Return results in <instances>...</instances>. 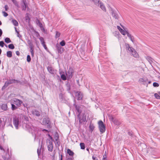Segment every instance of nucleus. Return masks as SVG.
<instances>
[{
	"label": "nucleus",
	"mask_w": 160,
	"mask_h": 160,
	"mask_svg": "<svg viewBox=\"0 0 160 160\" xmlns=\"http://www.w3.org/2000/svg\"><path fill=\"white\" fill-rule=\"evenodd\" d=\"M146 59H147V60H148V62H149L151 63L152 62H153V59L150 57L149 56H147L146 57Z\"/></svg>",
	"instance_id": "72a5a7b5"
},
{
	"label": "nucleus",
	"mask_w": 160,
	"mask_h": 160,
	"mask_svg": "<svg viewBox=\"0 0 160 160\" xmlns=\"http://www.w3.org/2000/svg\"><path fill=\"white\" fill-rule=\"evenodd\" d=\"M73 72V69L71 68H70L67 72H66V74L68 78V80L69 79H71L72 78V73Z\"/></svg>",
	"instance_id": "423d86ee"
},
{
	"label": "nucleus",
	"mask_w": 160,
	"mask_h": 160,
	"mask_svg": "<svg viewBox=\"0 0 160 160\" xmlns=\"http://www.w3.org/2000/svg\"><path fill=\"white\" fill-rule=\"evenodd\" d=\"M8 81L9 82L10 84L12 83H18L20 82L19 81L13 79L8 80Z\"/></svg>",
	"instance_id": "412c9836"
},
{
	"label": "nucleus",
	"mask_w": 160,
	"mask_h": 160,
	"mask_svg": "<svg viewBox=\"0 0 160 160\" xmlns=\"http://www.w3.org/2000/svg\"><path fill=\"white\" fill-rule=\"evenodd\" d=\"M139 81L141 82H143V84L145 85L146 83L148 81V79L147 78H142L140 79Z\"/></svg>",
	"instance_id": "f3484780"
},
{
	"label": "nucleus",
	"mask_w": 160,
	"mask_h": 160,
	"mask_svg": "<svg viewBox=\"0 0 160 160\" xmlns=\"http://www.w3.org/2000/svg\"><path fill=\"white\" fill-rule=\"evenodd\" d=\"M48 136H49V138H50L51 140V141L52 142V141H54V140H53V138H52V137L49 134L48 135Z\"/></svg>",
	"instance_id": "680f3d73"
},
{
	"label": "nucleus",
	"mask_w": 160,
	"mask_h": 160,
	"mask_svg": "<svg viewBox=\"0 0 160 160\" xmlns=\"http://www.w3.org/2000/svg\"><path fill=\"white\" fill-rule=\"evenodd\" d=\"M95 127L93 124L91 123L89 125V130L92 132L94 129Z\"/></svg>",
	"instance_id": "393cba45"
},
{
	"label": "nucleus",
	"mask_w": 160,
	"mask_h": 160,
	"mask_svg": "<svg viewBox=\"0 0 160 160\" xmlns=\"http://www.w3.org/2000/svg\"><path fill=\"white\" fill-rule=\"evenodd\" d=\"M60 33L58 31H56V35H55V38H59L60 36Z\"/></svg>",
	"instance_id": "c03bdc74"
},
{
	"label": "nucleus",
	"mask_w": 160,
	"mask_h": 160,
	"mask_svg": "<svg viewBox=\"0 0 160 160\" xmlns=\"http://www.w3.org/2000/svg\"><path fill=\"white\" fill-rule=\"evenodd\" d=\"M66 44L65 41L63 40L60 42V45L61 46H63L65 45Z\"/></svg>",
	"instance_id": "79ce46f5"
},
{
	"label": "nucleus",
	"mask_w": 160,
	"mask_h": 160,
	"mask_svg": "<svg viewBox=\"0 0 160 160\" xmlns=\"http://www.w3.org/2000/svg\"><path fill=\"white\" fill-rule=\"evenodd\" d=\"M27 60L28 62H29L31 61V58L30 55H28L27 56Z\"/></svg>",
	"instance_id": "37998d69"
},
{
	"label": "nucleus",
	"mask_w": 160,
	"mask_h": 160,
	"mask_svg": "<svg viewBox=\"0 0 160 160\" xmlns=\"http://www.w3.org/2000/svg\"><path fill=\"white\" fill-rule=\"evenodd\" d=\"M17 36L19 38H20L22 37V36L20 34L19 32L17 33Z\"/></svg>",
	"instance_id": "13d9d810"
},
{
	"label": "nucleus",
	"mask_w": 160,
	"mask_h": 160,
	"mask_svg": "<svg viewBox=\"0 0 160 160\" xmlns=\"http://www.w3.org/2000/svg\"><path fill=\"white\" fill-rule=\"evenodd\" d=\"M99 6H100V8L102 10L105 11H106V8L102 2H100Z\"/></svg>",
	"instance_id": "bb28decb"
},
{
	"label": "nucleus",
	"mask_w": 160,
	"mask_h": 160,
	"mask_svg": "<svg viewBox=\"0 0 160 160\" xmlns=\"http://www.w3.org/2000/svg\"><path fill=\"white\" fill-rule=\"evenodd\" d=\"M41 148H42V146H41L40 147L38 148L37 149V152L38 155V156L40 155L41 154Z\"/></svg>",
	"instance_id": "58836bf2"
},
{
	"label": "nucleus",
	"mask_w": 160,
	"mask_h": 160,
	"mask_svg": "<svg viewBox=\"0 0 160 160\" xmlns=\"http://www.w3.org/2000/svg\"><path fill=\"white\" fill-rule=\"evenodd\" d=\"M11 109L12 111H14L18 108V106H16L14 104L11 103Z\"/></svg>",
	"instance_id": "a878e982"
},
{
	"label": "nucleus",
	"mask_w": 160,
	"mask_h": 160,
	"mask_svg": "<svg viewBox=\"0 0 160 160\" xmlns=\"http://www.w3.org/2000/svg\"><path fill=\"white\" fill-rule=\"evenodd\" d=\"M4 8L5 9V10L6 11H7L8 8V6L7 5H5L4 6Z\"/></svg>",
	"instance_id": "bf43d9fd"
},
{
	"label": "nucleus",
	"mask_w": 160,
	"mask_h": 160,
	"mask_svg": "<svg viewBox=\"0 0 160 160\" xmlns=\"http://www.w3.org/2000/svg\"><path fill=\"white\" fill-rule=\"evenodd\" d=\"M12 103L14 104V105L18 106L20 107L22 103V101L18 98H14L12 100Z\"/></svg>",
	"instance_id": "0eeeda50"
},
{
	"label": "nucleus",
	"mask_w": 160,
	"mask_h": 160,
	"mask_svg": "<svg viewBox=\"0 0 160 160\" xmlns=\"http://www.w3.org/2000/svg\"><path fill=\"white\" fill-rule=\"evenodd\" d=\"M1 108L4 111H6L8 110L7 104L6 103L2 104L1 105Z\"/></svg>",
	"instance_id": "aec40b11"
},
{
	"label": "nucleus",
	"mask_w": 160,
	"mask_h": 160,
	"mask_svg": "<svg viewBox=\"0 0 160 160\" xmlns=\"http://www.w3.org/2000/svg\"><path fill=\"white\" fill-rule=\"evenodd\" d=\"M103 159H104V160L107 159V156L106 152H105V154L103 155Z\"/></svg>",
	"instance_id": "09e8293b"
},
{
	"label": "nucleus",
	"mask_w": 160,
	"mask_h": 160,
	"mask_svg": "<svg viewBox=\"0 0 160 160\" xmlns=\"http://www.w3.org/2000/svg\"><path fill=\"white\" fill-rule=\"evenodd\" d=\"M10 84H9V82L8 80L5 82L4 86H3L2 87V90H3L7 88V87Z\"/></svg>",
	"instance_id": "5701e85b"
},
{
	"label": "nucleus",
	"mask_w": 160,
	"mask_h": 160,
	"mask_svg": "<svg viewBox=\"0 0 160 160\" xmlns=\"http://www.w3.org/2000/svg\"><path fill=\"white\" fill-rule=\"evenodd\" d=\"M2 33L3 32L2 30L0 28V37L2 36Z\"/></svg>",
	"instance_id": "e2e57ef3"
},
{
	"label": "nucleus",
	"mask_w": 160,
	"mask_h": 160,
	"mask_svg": "<svg viewBox=\"0 0 160 160\" xmlns=\"http://www.w3.org/2000/svg\"><path fill=\"white\" fill-rule=\"evenodd\" d=\"M39 39L41 42V44L44 43V42H45L44 40V39L43 38L41 37L39 38Z\"/></svg>",
	"instance_id": "de8ad7c7"
},
{
	"label": "nucleus",
	"mask_w": 160,
	"mask_h": 160,
	"mask_svg": "<svg viewBox=\"0 0 160 160\" xmlns=\"http://www.w3.org/2000/svg\"><path fill=\"white\" fill-rule=\"evenodd\" d=\"M66 82V87L67 90L68 92H69L71 90V84L68 82Z\"/></svg>",
	"instance_id": "b1692460"
},
{
	"label": "nucleus",
	"mask_w": 160,
	"mask_h": 160,
	"mask_svg": "<svg viewBox=\"0 0 160 160\" xmlns=\"http://www.w3.org/2000/svg\"><path fill=\"white\" fill-rule=\"evenodd\" d=\"M67 153L69 155L71 156H73L74 154V152L69 149H67Z\"/></svg>",
	"instance_id": "7c9ffc66"
},
{
	"label": "nucleus",
	"mask_w": 160,
	"mask_h": 160,
	"mask_svg": "<svg viewBox=\"0 0 160 160\" xmlns=\"http://www.w3.org/2000/svg\"><path fill=\"white\" fill-rule=\"evenodd\" d=\"M117 28L120 32L121 33L124 35H125L128 32L127 31H124L123 29H122L119 26H117Z\"/></svg>",
	"instance_id": "4468645a"
},
{
	"label": "nucleus",
	"mask_w": 160,
	"mask_h": 160,
	"mask_svg": "<svg viewBox=\"0 0 160 160\" xmlns=\"http://www.w3.org/2000/svg\"><path fill=\"white\" fill-rule=\"evenodd\" d=\"M43 123L45 125H50V121L48 118H44L43 119Z\"/></svg>",
	"instance_id": "2eb2a0df"
},
{
	"label": "nucleus",
	"mask_w": 160,
	"mask_h": 160,
	"mask_svg": "<svg viewBox=\"0 0 160 160\" xmlns=\"http://www.w3.org/2000/svg\"><path fill=\"white\" fill-rule=\"evenodd\" d=\"M132 53V55L134 57L138 58L139 56L138 53L137 51L133 48V50H132L130 52Z\"/></svg>",
	"instance_id": "f8f14e48"
},
{
	"label": "nucleus",
	"mask_w": 160,
	"mask_h": 160,
	"mask_svg": "<svg viewBox=\"0 0 160 160\" xmlns=\"http://www.w3.org/2000/svg\"><path fill=\"white\" fill-rule=\"evenodd\" d=\"M56 48L57 51H58V53L61 54L62 53L64 50V49L63 48L61 47L60 45L58 43L56 44Z\"/></svg>",
	"instance_id": "1a4fd4ad"
},
{
	"label": "nucleus",
	"mask_w": 160,
	"mask_h": 160,
	"mask_svg": "<svg viewBox=\"0 0 160 160\" xmlns=\"http://www.w3.org/2000/svg\"><path fill=\"white\" fill-rule=\"evenodd\" d=\"M86 112L84 111V112L80 115L79 117H78L79 120V125H82L83 122H86Z\"/></svg>",
	"instance_id": "f257e3e1"
},
{
	"label": "nucleus",
	"mask_w": 160,
	"mask_h": 160,
	"mask_svg": "<svg viewBox=\"0 0 160 160\" xmlns=\"http://www.w3.org/2000/svg\"><path fill=\"white\" fill-rule=\"evenodd\" d=\"M4 42L3 41H0V46L2 47H4Z\"/></svg>",
	"instance_id": "8fccbe9b"
},
{
	"label": "nucleus",
	"mask_w": 160,
	"mask_h": 160,
	"mask_svg": "<svg viewBox=\"0 0 160 160\" xmlns=\"http://www.w3.org/2000/svg\"><path fill=\"white\" fill-rule=\"evenodd\" d=\"M42 45L43 46V47L44 48L47 50L48 49V48L46 46V45H45V42H44V43H42Z\"/></svg>",
	"instance_id": "3c124183"
},
{
	"label": "nucleus",
	"mask_w": 160,
	"mask_h": 160,
	"mask_svg": "<svg viewBox=\"0 0 160 160\" xmlns=\"http://www.w3.org/2000/svg\"><path fill=\"white\" fill-rule=\"evenodd\" d=\"M112 121L114 122L115 123H116V122H117V120H114V118H112Z\"/></svg>",
	"instance_id": "774afa93"
},
{
	"label": "nucleus",
	"mask_w": 160,
	"mask_h": 160,
	"mask_svg": "<svg viewBox=\"0 0 160 160\" xmlns=\"http://www.w3.org/2000/svg\"><path fill=\"white\" fill-rule=\"evenodd\" d=\"M75 93L76 94V97H77V100H80L82 99L83 96L82 93L81 92L77 91Z\"/></svg>",
	"instance_id": "9d476101"
},
{
	"label": "nucleus",
	"mask_w": 160,
	"mask_h": 160,
	"mask_svg": "<svg viewBox=\"0 0 160 160\" xmlns=\"http://www.w3.org/2000/svg\"><path fill=\"white\" fill-rule=\"evenodd\" d=\"M98 125L100 132L102 133L104 132L106 130V127L103 122L101 120H100L98 122Z\"/></svg>",
	"instance_id": "f03ea898"
},
{
	"label": "nucleus",
	"mask_w": 160,
	"mask_h": 160,
	"mask_svg": "<svg viewBox=\"0 0 160 160\" xmlns=\"http://www.w3.org/2000/svg\"><path fill=\"white\" fill-rule=\"evenodd\" d=\"M59 98L62 103H66L67 102L66 100L64 97L62 93H60L59 94Z\"/></svg>",
	"instance_id": "9b49d317"
},
{
	"label": "nucleus",
	"mask_w": 160,
	"mask_h": 160,
	"mask_svg": "<svg viewBox=\"0 0 160 160\" xmlns=\"http://www.w3.org/2000/svg\"><path fill=\"white\" fill-rule=\"evenodd\" d=\"M155 97L157 99H160V96L157 93H155L154 94Z\"/></svg>",
	"instance_id": "a18cd8bd"
},
{
	"label": "nucleus",
	"mask_w": 160,
	"mask_h": 160,
	"mask_svg": "<svg viewBox=\"0 0 160 160\" xmlns=\"http://www.w3.org/2000/svg\"><path fill=\"white\" fill-rule=\"evenodd\" d=\"M47 142H48V150L50 152H52L53 150V143L52 141L50 140L47 139Z\"/></svg>",
	"instance_id": "6e6552de"
},
{
	"label": "nucleus",
	"mask_w": 160,
	"mask_h": 160,
	"mask_svg": "<svg viewBox=\"0 0 160 160\" xmlns=\"http://www.w3.org/2000/svg\"><path fill=\"white\" fill-rule=\"evenodd\" d=\"M48 71L52 74L54 73V70L53 68L51 66H48L47 68Z\"/></svg>",
	"instance_id": "dca6fc26"
},
{
	"label": "nucleus",
	"mask_w": 160,
	"mask_h": 160,
	"mask_svg": "<svg viewBox=\"0 0 160 160\" xmlns=\"http://www.w3.org/2000/svg\"><path fill=\"white\" fill-rule=\"evenodd\" d=\"M12 22L13 25L15 26H17L18 25V22L15 19H13L12 20Z\"/></svg>",
	"instance_id": "473e14b6"
},
{
	"label": "nucleus",
	"mask_w": 160,
	"mask_h": 160,
	"mask_svg": "<svg viewBox=\"0 0 160 160\" xmlns=\"http://www.w3.org/2000/svg\"><path fill=\"white\" fill-rule=\"evenodd\" d=\"M73 106L75 107L76 110L78 114L77 115V117H79L81 112L82 111V106L81 105L74 103Z\"/></svg>",
	"instance_id": "7ed1b4c3"
},
{
	"label": "nucleus",
	"mask_w": 160,
	"mask_h": 160,
	"mask_svg": "<svg viewBox=\"0 0 160 160\" xmlns=\"http://www.w3.org/2000/svg\"><path fill=\"white\" fill-rule=\"evenodd\" d=\"M128 133L129 135L132 136L133 135V132L132 131H129L128 132Z\"/></svg>",
	"instance_id": "5fc2aeb1"
},
{
	"label": "nucleus",
	"mask_w": 160,
	"mask_h": 160,
	"mask_svg": "<svg viewBox=\"0 0 160 160\" xmlns=\"http://www.w3.org/2000/svg\"><path fill=\"white\" fill-rule=\"evenodd\" d=\"M90 1H92L96 5L99 6L100 2L99 0H91Z\"/></svg>",
	"instance_id": "c756f323"
},
{
	"label": "nucleus",
	"mask_w": 160,
	"mask_h": 160,
	"mask_svg": "<svg viewBox=\"0 0 160 160\" xmlns=\"http://www.w3.org/2000/svg\"><path fill=\"white\" fill-rule=\"evenodd\" d=\"M54 138H55V141H58V139H59V136H58V135L54 137Z\"/></svg>",
	"instance_id": "4d7b16f0"
},
{
	"label": "nucleus",
	"mask_w": 160,
	"mask_h": 160,
	"mask_svg": "<svg viewBox=\"0 0 160 160\" xmlns=\"http://www.w3.org/2000/svg\"><path fill=\"white\" fill-rule=\"evenodd\" d=\"M0 149L1 150H2L4 151H5V150L0 145Z\"/></svg>",
	"instance_id": "69168bd1"
},
{
	"label": "nucleus",
	"mask_w": 160,
	"mask_h": 160,
	"mask_svg": "<svg viewBox=\"0 0 160 160\" xmlns=\"http://www.w3.org/2000/svg\"><path fill=\"white\" fill-rule=\"evenodd\" d=\"M12 1L16 6L18 8L19 7V5L18 2L16 0H12Z\"/></svg>",
	"instance_id": "c9c22d12"
},
{
	"label": "nucleus",
	"mask_w": 160,
	"mask_h": 160,
	"mask_svg": "<svg viewBox=\"0 0 160 160\" xmlns=\"http://www.w3.org/2000/svg\"><path fill=\"white\" fill-rule=\"evenodd\" d=\"M61 72H60V74L61 75V79L64 81H65L67 79V77L64 74H61Z\"/></svg>",
	"instance_id": "2f4dec72"
},
{
	"label": "nucleus",
	"mask_w": 160,
	"mask_h": 160,
	"mask_svg": "<svg viewBox=\"0 0 160 160\" xmlns=\"http://www.w3.org/2000/svg\"><path fill=\"white\" fill-rule=\"evenodd\" d=\"M80 146L81 148L82 149H84L85 148V144L84 143L81 142L80 143Z\"/></svg>",
	"instance_id": "ea45409f"
},
{
	"label": "nucleus",
	"mask_w": 160,
	"mask_h": 160,
	"mask_svg": "<svg viewBox=\"0 0 160 160\" xmlns=\"http://www.w3.org/2000/svg\"><path fill=\"white\" fill-rule=\"evenodd\" d=\"M13 122L16 128L17 129H18V125L19 122V117L16 116L13 117Z\"/></svg>",
	"instance_id": "39448f33"
},
{
	"label": "nucleus",
	"mask_w": 160,
	"mask_h": 160,
	"mask_svg": "<svg viewBox=\"0 0 160 160\" xmlns=\"http://www.w3.org/2000/svg\"><path fill=\"white\" fill-rule=\"evenodd\" d=\"M5 42L6 43H9L11 42V41L9 38H6L5 39Z\"/></svg>",
	"instance_id": "4c0bfd02"
},
{
	"label": "nucleus",
	"mask_w": 160,
	"mask_h": 160,
	"mask_svg": "<svg viewBox=\"0 0 160 160\" xmlns=\"http://www.w3.org/2000/svg\"><path fill=\"white\" fill-rule=\"evenodd\" d=\"M16 55L18 56H19L20 55V52L18 51H16Z\"/></svg>",
	"instance_id": "0e129e2a"
},
{
	"label": "nucleus",
	"mask_w": 160,
	"mask_h": 160,
	"mask_svg": "<svg viewBox=\"0 0 160 160\" xmlns=\"http://www.w3.org/2000/svg\"><path fill=\"white\" fill-rule=\"evenodd\" d=\"M112 16L114 17V18L117 19L118 18V15L117 13H116L114 11H112Z\"/></svg>",
	"instance_id": "c85d7f7f"
},
{
	"label": "nucleus",
	"mask_w": 160,
	"mask_h": 160,
	"mask_svg": "<svg viewBox=\"0 0 160 160\" xmlns=\"http://www.w3.org/2000/svg\"><path fill=\"white\" fill-rule=\"evenodd\" d=\"M125 46L126 47V49L129 52L131 51H132V50H133V48L132 47H130L128 43H125Z\"/></svg>",
	"instance_id": "4be33fe9"
},
{
	"label": "nucleus",
	"mask_w": 160,
	"mask_h": 160,
	"mask_svg": "<svg viewBox=\"0 0 160 160\" xmlns=\"http://www.w3.org/2000/svg\"><path fill=\"white\" fill-rule=\"evenodd\" d=\"M30 52H31V54L32 57H33L34 56V51Z\"/></svg>",
	"instance_id": "338daca9"
},
{
	"label": "nucleus",
	"mask_w": 160,
	"mask_h": 160,
	"mask_svg": "<svg viewBox=\"0 0 160 160\" xmlns=\"http://www.w3.org/2000/svg\"><path fill=\"white\" fill-rule=\"evenodd\" d=\"M59 159L60 160H62L63 159V155L62 154H60V153H59Z\"/></svg>",
	"instance_id": "864d4df0"
},
{
	"label": "nucleus",
	"mask_w": 160,
	"mask_h": 160,
	"mask_svg": "<svg viewBox=\"0 0 160 160\" xmlns=\"http://www.w3.org/2000/svg\"><path fill=\"white\" fill-rule=\"evenodd\" d=\"M7 56L8 58H11L12 56V53L11 51H8L7 52Z\"/></svg>",
	"instance_id": "f704fd0d"
},
{
	"label": "nucleus",
	"mask_w": 160,
	"mask_h": 160,
	"mask_svg": "<svg viewBox=\"0 0 160 160\" xmlns=\"http://www.w3.org/2000/svg\"><path fill=\"white\" fill-rule=\"evenodd\" d=\"M2 12L3 14V16L5 17H6L8 15V14L5 11H3Z\"/></svg>",
	"instance_id": "603ef678"
},
{
	"label": "nucleus",
	"mask_w": 160,
	"mask_h": 160,
	"mask_svg": "<svg viewBox=\"0 0 160 160\" xmlns=\"http://www.w3.org/2000/svg\"><path fill=\"white\" fill-rule=\"evenodd\" d=\"M153 86L154 87H158L159 86V84L156 82H154L153 83Z\"/></svg>",
	"instance_id": "49530a36"
},
{
	"label": "nucleus",
	"mask_w": 160,
	"mask_h": 160,
	"mask_svg": "<svg viewBox=\"0 0 160 160\" xmlns=\"http://www.w3.org/2000/svg\"><path fill=\"white\" fill-rule=\"evenodd\" d=\"M30 52H33L34 51L33 49V46L30 47Z\"/></svg>",
	"instance_id": "052dcab7"
},
{
	"label": "nucleus",
	"mask_w": 160,
	"mask_h": 160,
	"mask_svg": "<svg viewBox=\"0 0 160 160\" xmlns=\"http://www.w3.org/2000/svg\"><path fill=\"white\" fill-rule=\"evenodd\" d=\"M8 47L9 48L13 49L15 47L13 44H11L8 45Z\"/></svg>",
	"instance_id": "a19ab883"
},
{
	"label": "nucleus",
	"mask_w": 160,
	"mask_h": 160,
	"mask_svg": "<svg viewBox=\"0 0 160 160\" xmlns=\"http://www.w3.org/2000/svg\"><path fill=\"white\" fill-rule=\"evenodd\" d=\"M41 130V128L36 127H34L33 126H31L29 129L30 132L32 135H36V134Z\"/></svg>",
	"instance_id": "20e7f679"
},
{
	"label": "nucleus",
	"mask_w": 160,
	"mask_h": 160,
	"mask_svg": "<svg viewBox=\"0 0 160 160\" xmlns=\"http://www.w3.org/2000/svg\"><path fill=\"white\" fill-rule=\"evenodd\" d=\"M27 42H28V44L29 47L33 46L32 42V41L30 40L29 39H28L27 41Z\"/></svg>",
	"instance_id": "e433bc0d"
},
{
	"label": "nucleus",
	"mask_w": 160,
	"mask_h": 160,
	"mask_svg": "<svg viewBox=\"0 0 160 160\" xmlns=\"http://www.w3.org/2000/svg\"><path fill=\"white\" fill-rule=\"evenodd\" d=\"M32 112L33 115H35L39 117L40 116V112L36 110H32Z\"/></svg>",
	"instance_id": "a211bd4d"
},
{
	"label": "nucleus",
	"mask_w": 160,
	"mask_h": 160,
	"mask_svg": "<svg viewBox=\"0 0 160 160\" xmlns=\"http://www.w3.org/2000/svg\"><path fill=\"white\" fill-rule=\"evenodd\" d=\"M92 159L93 160H98V158L94 155L92 156Z\"/></svg>",
	"instance_id": "6e6d98bb"
},
{
	"label": "nucleus",
	"mask_w": 160,
	"mask_h": 160,
	"mask_svg": "<svg viewBox=\"0 0 160 160\" xmlns=\"http://www.w3.org/2000/svg\"><path fill=\"white\" fill-rule=\"evenodd\" d=\"M126 34L127 35V36L129 37L131 40L133 42L134 41L133 37L128 32H127Z\"/></svg>",
	"instance_id": "cd10ccee"
},
{
	"label": "nucleus",
	"mask_w": 160,
	"mask_h": 160,
	"mask_svg": "<svg viewBox=\"0 0 160 160\" xmlns=\"http://www.w3.org/2000/svg\"><path fill=\"white\" fill-rule=\"evenodd\" d=\"M37 24L40 27L41 30L44 32L45 29L43 27L42 24L41 23L39 20L38 19L36 21Z\"/></svg>",
	"instance_id": "ddd939ff"
},
{
	"label": "nucleus",
	"mask_w": 160,
	"mask_h": 160,
	"mask_svg": "<svg viewBox=\"0 0 160 160\" xmlns=\"http://www.w3.org/2000/svg\"><path fill=\"white\" fill-rule=\"evenodd\" d=\"M21 8L22 10L23 11H25L27 8V9H29L27 3H23V4L21 5Z\"/></svg>",
	"instance_id": "6ab92c4d"
}]
</instances>
